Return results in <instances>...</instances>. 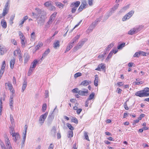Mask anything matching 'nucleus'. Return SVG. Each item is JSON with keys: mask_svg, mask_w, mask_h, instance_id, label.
I'll use <instances>...</instances> for the list:
<instances>
[{"mask_svg": "<svg viewBox=\"0 0 149 149\" xmlns=\"http://www.w3.org/2000/svg\"><path fill=\"white\" fill-rule=\"evenodd\" d=\"M32 15L36 19L37 23L40 26L43 25L45 21V16L42 14V10L38 8H35V12L32 13Z\"/></svg>", "mask_w": 149, "mask_h": 149, "instance_id": "1", "label": "nucleus"}, {"mask_svg": "<svg viewBox=\"0 0 149 149\" xmlns=\"http://www.w3.org/2000/svg\"><path fill=\"white\" fill-rule=\"evenodd\" d=\"M135 95L140 97L149 96V88L146 87L143 90L137 91Z\"/></svg>", "mask_w": 149, "mask_h": 149, "instance_id": "2", "label": "nucleus"}, {"mask_svg": "<svg viewBox=\"0 0 149 149\" xmlns=\"http://www.w3.org/2000/svg\"><path fill=\"white\" fill-rule=\"evenodd\" d=\"M5 144L3 142L0 143V145L2 149V145L6 149H13L10 140L7 136H5Z\"/></svg>", "mask_w": 149, "mask_h": 149, "instance_id": "3", "label": "nucleus"}, {"mask_svg": "<svg viewBox=\"0 0 149 149\" xmlns=\"http://www.w3.org/2000/svg\"><path fill=\"white\" fill-rule=\"evenodd\" d=\"M86 40L85 39H82V40L79 41L77 45L74 48V51H76L78 49L81 48L85 42L86 41Z\"/></svg>", "mask_w": 149, "mask_h": 149, "instance_id": "4", "label": "nucleus"}, {"mask_svg": "<svg viewBox=\"0 0 149 149\" xmlns=\"http://www.w3.org/2000/svg\"><path fill=\"white\" fill-rule=\"evenodd\" d=\"M134 13V11L133 10H131L129 12L123 17L122 21H125L130 19Z\"/></svg>", "mask_w": 149, "mask_h": 149, "instance_id": "5", "label": "nucleus"}, {"mask_svg": "<svg viewBox=\"0 0 149 149\" xmlns=\"http://www.w3.org/2000/svg\"><path fill=\"white\" fill-rule=\"evenodd\" d=\"M48 115V113L46 112L44 114L42 115L39 117V123L41 125H42L44 123L45 120Z\"/></svg>", "mask_w": 149, "mask_h": 149, "instance_id": "6", "label": "nucleus"}, {"mask_svg": "<svg viewBox=\"0 0 149 149\" xmlns=\"http://www.w3.org/2000/svg\"><path fill=\"white\" fill-rule=\"evenodd\" d=\"M14 97V94H11L10 95V99H9V104L10 107V109L13 110V104L14 103V99L13 97Z\"/></svg>", "mask_w": 149, "mask_h": 149, "instance_id": "7", "label": "nucleus"}, {"mask_svg": "<svg viewBox=\"0 0 149 149\" xmlns=\"http://www.w3.org/2000/svg\"><path fill=\"white\" fill-rule=\"evenodd\" d=\"M119 5V4H117L114 6L113 8L110 11L109 14H108V16L107 19L109 16H110L114 12V11L118 8Z\"/></svg>", "mask_w": 149, "mask_h": 149, "instance_id": "8", "label": "nucleus"}, {"mask_svg": "<svg viewBox=\"0 0 149 149\" xmlns=\"http://www.w3.org/2000/svg\"><path fill=\"white\" fill-rule=\"evenodd\" d=\"M56 13L55 12L52 14L50 16V18L47 22L51 24L53 21L54 20L56 16Z\"/></svg>", "mask_w": 149, "mask_h": 149, "instance_id": "9", "label": "nucleus"}, {"mask_svg": "<svg viewBox=\"0 0 149 149\" xmlns=\"http://www.w3.org/2000/svg\"><path fill=\"white\" fill-rule=\"evenodd\" d=\"M6 62L5 61H3L2 65L0 71V79H1L3 73L6 67Z\"/></svg>", "mask_w": 149, "mask_h": 149, "instance_id": "10", "label": "nucleus"}, {"mask_svg": "<svg viewBox=\"0 0 149 149\" xmlns=\"http://www.w3.org/2000/svg\"><path fill=\"white\" fill-rule=\"evenodd\" d=\"M83 91L79 90L78 92V94L81 96H86L87 95L88 93V90L86 89H83Z\"/></svg>", "mask_w": 149, "mask_h": 149, "instance_id": "11", "label": "nucleus"}, {"mask_svg": "<svg viewBox=\"0 0 149 149\" xmlns=\"http://www.w3.org/2000/svg\"><path fill=\"white\" fill-rule=\"evenodd\" d=\"M13 137V140L16 142L17 141L19 140L20 139L19 135L18 133H16L14 134H12L11 135Z\"/></svg>", "mask_w": 149, "mask_h": 149, "instance_id": "12", "label": "nucleus"}, {"mask_svg": "<svg viewBox=\"0 0 149 149\" xmlns=\"http://www.w3.org/2000/svg\"><path fill=\"white\" fill-rule=\"evenodd\" d=\"M5 84L6 85L7 84V86L9 87L10 91L12 92L11 94H14L15 93V91L13 88L12 84L8 82V83H6Z\"/></svg>", "mask_w": 149, "mask_h": 149, "instance_id": "13", "label": "nucleus"}, {"mask_svg": "<svg viewBox=\"0 0 149 149\" xmlns=\"http://www.w3.org/2000/svg\"><path fill=\"white\" fill-rule=\"evenodd\" d=\"M6 51L5 47L2 45H0V55H3Z\"/></svg>", "mask_w": 149, "mask_h": 149, "instance_id": "14", "label": "nucleus"}, {"mask_svg": "<svg viewBox=\"0 0 149 149\" xmlns=\"http://www.w3.org/2000/svg\"><path fill=\"white\" fill-rule=\"evenodd\" d=\"M105 67L104 66V64L103 63H101L98 65V67L95 69V70L97 71H100L101 69L102 70H104L105 68Z\"/></svg>", "mask_w": 149, "mask_h": 149, "instance_id": "15", "label": "nucleus"}, {"mask_svg": "<svg viewBox=\"0 0 149 149\" xmlns=\"http://www.w3.org/2000/svg\"><path fill=\"white\" fill-rule=\"evenodd\" d=\"M91 81L90 80H85L83 81L81 83V85L84 86H87L90 84L91 83Z\"/></svg>", "mask_w": 149, "mask_h": 149, "instance_id": "16", "label": "nucleus"}, {"mask_svg": "<svg viewBox=\"0 0 149 149\" xmlns=\"http://www.w3.org/2000/svg\"><path fill=\"white\" fill-rule=\"evenodd\" d=\"M80 4V2L79 1H77L75 2L72 3L70 5V7H72L73 6L77 8L79 6Z\"/></svg>", "mask_w": 149, "mask_h": 149, "instance_id": "17", "label": "nucleus"}, {"mask_svg": "<svg viewBox=\"0 0 149 149\" xmlns=\"http://www.w3.org/2000/svg\"><path fill=\"white\" fill-rule=\"evenodd\" d=\"M38 63V61L36 60H35L31 64V66L30 68L33 69L36 67V65Z\"/></svg>", "mask_w": 149, "mask_h": 149, "instance_id": "18", "label": "nucleus"}, {"mask_svg": "<svg viewBox=\"0 0 149 149\" xmlns=\"http://www.w3.org/2000/svg\"><path fill=\"white\" fill-rule=\"evenodd\" d=\"M143 28V26H137L134 27L136 33L140 31Z\"/></svg>", "mask_w": 149, "mask_h": 149, "instance_id": "19", "label": "nucleus"}, {"mask_svg": "<svg viewBox=\"0 0 149 149\" xmlns=\"http://www.w3.org/2000/svg\"><path fill=\"white\" fill-rule=\"evenodd\" d=\"M50 52V50L49 49H47L43 54L41 58V59L42 60V59H43L45 57L47 56L48 54Z\"/></svg>", "mask_w": 149, "mask_h": 149, "instance_id": "20", "label": "nucleus"}, {"mask_svg": "<svg viewBox=\"0 0 149 149\" xmlns=\"http://www.w3.org/2000/svg\"><path fill=\"white\" fill-rule=\"evenodd\" d=\"M24 63H26L29 61V54L27 53H25L24 54Z\"/></svg>", "mask_w": 149, "mask_h": 149, "instance_id": "21", "label": "nucleus"}, {"mask_svg": "<svg viewBox=\"0 0 149 149\" xmlns=\"http://www.w3.org/2000/svg\"><path fill=\"white\" fill-rule=\"evenodd\" d=\"M95 80L94 81V84L95 86H98V75L97 74L95 75Z\"/></svg>", "mask_w": 149, "mask_h": 149, "instance_id": "22", "label": "nucleus"}, {"mask_svg": "<svg viewBox=\"0 0 149 149\" xmlns=\"http://www.w3.org/2000/svg\"><path fill=\"white\" fill-rule=\"evenodd\" d=\"M56 127L54 126L52 127V129L51 130V135L54 136H55L56 135Z\"/></svg>", "mask_w": 149, "mask_h": 149, "instance_id": "23", "label": "nucleus"}, {"mask_svg": "<svg viewBox=\"0 0 149 149\" xmlns=\"http://www.w3.org/2000/svg\"><path fill=\"white\" fill-rule=\"evenodd\" d=\"M53 47L54 48L56 49L60 46L59 42V41L56 40L53 43Z\"/></svg>", "mask_w": 149, "mask_h": 149, "instance_id": "24", "label": "nucleus"}, {"mask_svg": "<svg viewBox=\"0 0 149 149\" xmlns=\"http://www.w3.org/2000/svg\"><path fill=\"white\" fill-rule=\"evenodd\" d=\"M1 24L2 27L6 29L7 27V24L6 21L4 19H2Z\"/></svg>", "mask_w": 149, "mask_h": 149, "instance_id": "25", "label": "nucleus"}, {"mask_svg": "<svg viewBox=\"0 0 149 149\" xmlns=\"http://www.w3.org/2000/svg\"><path fill=\"white\" fill-rule=\"evenodd\" d=\"M43 45V44L41 42H39L38 43V45L35 47L36 50H37L39 49Z\"/></svg>", "mask_w": 149, "mask_h": 149, "instance_id": "26", "label": "nucleus"}, {"mask_svg": "<svg viewBox=\"0 0 149 149\" xmlns=\"http://www.w3.org/2000/svg\"><path fill=\"white\" fill-rule=\"evenodd\" d=\"M101 19V18H99L95 20L92 23L91 25L94 27L97 25L98 22H100Z\"/></svg>", "mask_w": 149, "mask_h": 149, "instance_id": "27", "label": "nucleus"}, {"mask_svg": "<svg viewBox=\"0 0 149 149\" xmlns=\"http://www.w3.org/2000/svg\"><path fill=\"white\" fill-rule=\"evenodd\" d=\"M9 9L5 8L3 9L2 14L3 16H5L8 13Z\"/></svg>", "mask_w": 149, "mask_h": 149, "instance_id": "28", "label": "nucleus"}, {"mask_svg": "<svg viewBox=\"0 0 149 149\" xmlns=\"http://www.w3.org/2000/svg\"><path fill=\"white\" fill-rule=\"evenodd\" d=\"M15 62V59L13 58L12 59L10 62V67L11 69H13L14 67V66Z\"/></svg>", "mask_w": 149, "mask_h": 149, "instance_id": "29", "label": "nucleus"}, {"mask_svg": "<svg viewBox=\"0 0 149 149\" xmlns=\"http://www.w3.org/2000/svg\"><path fill=\"white\" fill-rule=\"evenodd\" d=\"M80 36V35H77L72 40L71 42L72 43L74 44V42H75L79 38Z\"/></svg>", "mask_w": 149, "mask_h": 149, "instance_id": "30", "label": "nucleus"}, {"mask_svg": "<svg viewBox=\"0 0 149 149\" xmlns=\"http://www.w3.org/2000/svg\"><path fill=\"white\" fill-rule=\"evenodd\" d=\"M55 4L56 5L58 6L60 8H62L63 7V5L60 2H56Z\"/></svg>", "mask_w": 149, "mask_h": 149, "instance_id": "31", "label": "nucleus"}, {"mask_svg": "<svg viewBox=\"0 0 149 149\" xmlns=\"http://www.w3.org/2000/svg\"><path fill=\"white\" fill-rule=\"evenodd\" d=\"M27 82L25 81H24V83L23 84L22 89V92H23L24 91L25 89L26 88L27 86Z\"/></svg>", "mask_w": 149, "mask_h": 149, "instance_id": "32", "label": "nucleus"}, {"mask_svg": "<svg viewBox=\"0 0 149 149\" xmlns=\"http://www.w3.org/2000/svg\"><path fill=\"white\" fill-rule=\"evenodd\" d=\"M113 54V52L111 51L110 53L109 54L108 56H107L106 59V61L107 62L109 61V59L111 58Z\"/></svg>", "mask_w": 149, "mask_h": 149, "instance_id": "33", "label": "nucleus"}, {"mask_svg": "<svg viewBox=\"0 0 149 149\" xmlns=\"http://www.w3.org/2000/svg\"><path fill=\"white\" fill-rule=\"evenodd\" d=\"M136 33H135V30H134V28H133L132 29L130 30L128 33V34L132 35L134 34H135Z\"/></svg>", "mask_w": 149, "mask_h": 149, "instance_id": "34", "label": "nucleus"}, {"mask_svg": "<svg viewBox=\"0 0 149 149\" xmlns=\"http://www.w3.org/2000/svg\"><path fill=\"white\" fill-rule=\"evenodd\" d=\"M31 41H33L35 38V33L34 32H33L31 35Z\"/></svg>", "mask_w": 149, "mask_h": 149, "instance_id": "35", "label": "nucleus"}, {"mask_svg": "<svg viewBox=\"0 0 149 149\" xmlns=\"http://www.w3.org/2000/svg\"><path fill=\"white\" fill-rule=\"evenodd\" d=\"M21 43L22 44V47H24L25 45V38H22L21 39Z\"/></svg>", "mask_w": 149, "mask_h": 149, "instance_id": "36", "label": "nucleus"}, {"mask_svg": "<svg viewBox=\"0 0 149 149\" xmlns=\"http://www.w3.org/2000/svg\"><path fill=\"white\" fill-rule=\"evenodd\" d=\"M2 98L1 97L0 98V115H1V109L2 108Z\"/></svg>", "mask_w": 149, "mask_h": 149, "instance_id": "37", "label": "nucleus"}, {"mask_svg": "<svg viewBox=\"0 0 149 149\" xmlns=\"http://www.w3.org/2000/svg\"><path fill=\"white\" fill-rule=\"evenodd\" d=\"M95 93H91L89 95V97L87 99L88 100H90L93 99L94 97Z\"/></svg>", "mask_w": 149, "mask_h": 149, "instance_id": "38", "label": "nucleus"}, {"mask_svg": "<svg viewBox=\"0 0 149 149\" xmlns=\"http://www.w3.org/2000/svg\"><path fill=\"white\" fill-rule=\"evenodd\" d=\"M125 45V43H123L118 46L117 48L118 49H121L124 47Z\"/></svg>", "mask_w": 149, "mask_h": 149, "instance_id": "39", "label": "nucleus"}, {"mask_svg": "<svg viewBox=\"0 0 149 149\" xmlns=\"http://www.w3.org/2000/svg\"><path fill=\"white\" fill-rule=\"evenodd\" d=\"M47 109V104H46L45 103L43 104L42 107V111L44 112Z\"/></svg>", "mask_w": 149, "mask_h": 149, "instance_id": "40", "label": "nucleus"}, {"mask_svg": "<svg viewBox=\"0 0 149 149\" xmlns=\"http://www.w3.org/2000/svg\"><path fill=\"white\" fill-rule=\"evenodd\" d=\"M49 9L51 10H55V7L52 5V3L49 7Z\"/></svg>", "mask_w": 149, "mask_h": 149, "instance_id": "41", "label": "nucleus"}, {"mask_svg": "<svg viewBox=\"0 0 149 149\" xmlns=\"http://www.w3.org/2000/svg\"><path fill=\"white\" fill-rule=\"evenodd\" d=\"M67 126L69 128V129H70L71 130H74V128L72 126V125L69 123H67Z\"/></svg>", "mask_w": 149, "mask_h": 149, "instance_id": "42", "label": "nucleus"}, {"mask_svg": "<svg viewBox=\"0 0 149 149\" xmlns=\"http://www.w3.org/2000/svg\"><path fill=\"white\" fill-rule=\"evenodd\" d=\"M52 3L51 2L47 1L44 4L45 6L47 7H49V6L51 5Z\"/></svg>", "mask_w": 149, "mask_h": 149, "instance_id": "43", "label": "nucleus"}, {"mask_svg": "<svg viewBox=\"0 0 149 149\" xmlns=\"http://www.w3.org/2000/svg\"><path fill=\"white\" fill-rule=\"evenodd\" d=\"M79 91V88H76L72 90V92L75 93H78Z\"/></svg>", "mask_w": 149, "mask_h": 149, "instance_id": "44", "label": "nucleus"}, {"mask_svg": "<svg viewBox=\"0 0 149 149\" xmlns=\"http://www.w3.org/2000/svg\"><path fill=\"white\" fill-rule=\"evenodd\" d=\"M69 131L68 132V138H71L73 136V132L72 131Z\"/></svg>", "mask_w": 149, "mask_h": 149, "instance_id": "45", "label": "nucleus"}, {"mask_svg": "<svg viewBox=\"0 0 149 149\" xmlns=\"http://www.w3.org/2000/svg\"><path fill=\"white\" fill-rule=\"evenodd\" d=\"M84 136L85 139L87 141H89V139L88 135V133L87 132H84Z\"/></svg>", "mask_w": 149, "mask_h": 149, "instance_id": "46", "label": "nucleus"}, {"mask_svg": "<svg viewBox=\"0 0 149 149\" xmlns=\"http://www.w3.org/2000/svg\"><path fill=\"white\" fill-rule=\"evenodd\" d=\"M51 25V24L47 22L45 25V26L44 27L45 29H46V30L47 29L50 27Z\"/></svg>", "mask_w": 149, "mask_h": 149, "instance_id": "47", "label": "nucleus"}, {"mask_svg": "<svg viewBox=\"0 0 149 149\" xmlns=\"http://www.w3.org/2000/svg\"><path fill=\"white\" fill-rule=\"evenodd\" d=\"M19 34L20 39L25 38L23 33L21 31H19Z\"/></svg>", "mask_w": 149, "mask_h": 149, "instance_id": "48", "label": "nucleus"}, {"mask_svg": "<svg viewBox=\"0 0 149 149\" xmlns=\"http://www.w3.org/2000/svg\"><path fill=\"white\" fill-rule=\"evenodd\" d=\"M82 75L81 73L80 72H78L77 73L75 74L74 75V77L76 78L77 77H80Z\"/></svg>", "mask_w": 149, "mask_h": 149, "instance_id": "49", "label": "nucleus"}, {"mask_svg": "<svg viewBox=\"0 0 149 149\" xmlns=\"http://www.w3.org/2000/svg\"><path fill=\"white\" fill-rule=\"evenodd\" d=\"M34 70L33 69L31 68H30L27 74L29 76H30V75L31 74L33 70Z\"/></svg>", "mask_w": 149, "mask_h": 149, "instance_id": "50", "label": "nucleus"}, {"mask_svg": "<svg viewBox=\"0 0 149 149\" xmlns=\"http://www.w3.org/2000/svg\"><path fill=\"white\" fill-rule=\"evenodd\" d=\"M10 133L11 135L12 134H14L15 133V132H14V128L13 127H11L10 128Z\"/></svg>", "mask_w": 149, "mask_h": 149, "instance_id": "51", "label": "nucleus"}, {"mask_svg": "<svg viewBox=\"0 0 149 149\" xmlns=\"http://www.w3.org/2000/svg\"><path fill=\"white\" fill-rule=\"evenodd\" d=\"M129 5H127L125 6H124L123 8L122 9V11L123 12L125 11L126 10H127L129 7Z\"/></svg>", "mask_w": 149, "mask_h": 149, "instance_id": "52", "label": "nucleus"}, {"mask_svg": "<svg viewBox=\"0 0 149 149\" xmlns=\"http://www.w3.org/2000/svg\"><path fill=\"white\" fill-rule=\"evenodd\" d=\"M14 18H15L14 15L12 16L10 18V24H13V21L14 19Z\"/></svg>", "mask_w": 149, "mask_h": 149, "instance_id": "53", "label": "nucleus"}, {"mask_svg": "<svg viewBox=\"0 0 149 149\" xmlns=\"http://www.w3.org/2000/svg\"><path fill=\"white\" fill-rule=\"evenodd\" d=\"M94 28L95 27H94L93 26L91 25L89 27L88 31H89V32H91L93 31V30Z\"/></svg>", "mask_w": 149, "mask_h": 149, "instance_id": "54", "label": "nucleus"}, {"mask_svg": "<svg viewBox=\"0 0 149 149\" xmlns=\"http://www.w3.org/2000/svg\"><path fill=\"white\" fill-rule=\"evenodd\" d=\"M81 21L80 22H79V23L77 24V25H76L71 30H70L69 31V33H71L73 31V30L76 27H77L80 24V23H81Z\"/></svg>", "mask_w": 149, "mask_h": 149, "instance_id": "55", "label": "nucleus"}, {"mask_svg": "<svg viewBox=\"0 0 149 149\" xmlns=\"http://www.w3.org/2000/svg\"><path fill=\"white\" fill-rule=\"evenodd\" d=\"M10 120L11 122V123L12 124H13V123L14 122V119L13 116L12 114L10 115Z\"/></svg>", "mask_w": 149, "mask_h": 149, "instance_id": "56", "label": "nucleus"}, {"mask_svg": "<svg viewBox=\"0 0 149 149\" xmlns=\"http://www.w3.org/2000/svg\"><path fill=\"white\" fill-rule=\"evenodd\" d=\"M106 54H104V53L103 54L101 55H100L98 56V58H102L103 59L104 58V56Z\"/></svg>", "mask_w": 149, "mask_h": 149, "instance_id": "57", "label": "nucleus"}, {"mask_svg": "<svg viewBox=\"0 0 149 149\" xmlns=\"http://www.w3.org/2000/svg\"><path fill=\"white\" fill-rule=\"evenodd\" d=\"M10 3V2L9 1H8L6 3L4 8H8L9 9V6Z\"/></svg>", "mask_w": 149, "mask_h": 149, "instance_id": "58", "label": "nucleus"}, {"mask_svg": "<svg viewBox=\"0 0 149 149\" xmlns=\"http://www.w3.org/2000/svg\"><path fill=\"white\" fill-rule=\"evenodd\" d=\"M72 7V8L71 12L72 13H74L75 12L77 8L74 6H73Z\"/></svg>", "mask_w": 149, "mask_h": 149, "instance_id": "59", "label": "nucleus"}, {"mask_svg": "<svg viewBox=\"0 0 149 149\" xmlns=\"http://www.w3.org/2000/svg\"><path fill=\"white\" fill-rule=\"evenodd\" d=\"M72 122H74L76 124H77L78 123L77 119L76 118H74L72 119Z\"/></svg>", "mask_w": 149, "mask_h": 149, "instance_id": "60", "label": "nucleus"}, {"mask_svg": "<svg viewBox=\"0 0 149 149\" xmlns=\"http://www.w3.org/2000/svg\"><path fill=\"white\" fill-rule=\"evenodd\" d=\"M143 83V82L142 81H135L133 82V84L135 85H139Z\"/></svg>", "mask_w": 149, "mask_h": 149, "instance_id": "61", "label": "nucleus"}, {"mask_svg": "<svg viewBox=\"0 0 149 149\" xmlns=\"http://www.w3.org/2000/svg\"><path fill=\"white\" fill-rule=\"evenodd\" d=\"M54 118V117L51 115L49 116L48 118V120L49 121H52L53 119Z\"/></svg>", "mask_w": 149, "mask_h": 149, "instance_id": "62", "label": "nucleus"}, {"mask_svg": "<svg viewBox=\"0 0 149 149\" xmlns=\"http://www.w3.org/2000/svg\"><path fill=\"white\" fill-rule=\"evenodd\" d=\"M73 44L72 43V42L69 43L68 46L67 47L68 48H70V49L73 46Z\"/></svg>", "mask_w": 149, "mask_h": 149, "instance_id": "63", "label": "nucleus"}, {"mask_svg": "<svg viewBox=\"0 0 149 149\" xmlns=\"http://www.w3.org/2000/svg\"><path fill=\"white\" fill-rule=\"evenodd\" d=\"M110 49H109L108 47H107L105 48V49L104 51V54H106L110 50Z\"/></svg>", "mask_w": 149, "mask_h": 149, "instance_id": "64", "label": "nucleus"}]
</instances>
